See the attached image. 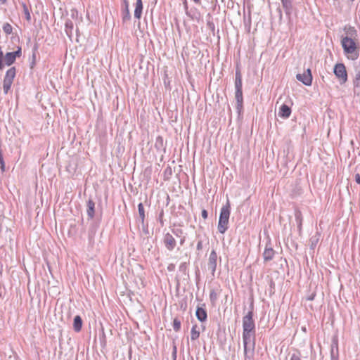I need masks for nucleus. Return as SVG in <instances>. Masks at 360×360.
<instances>
[{
  "mask_svg": "<svg viewBox=\"0 0 360 360\" xmlns=\"http://www.w3.org/2000/svg\"><path fill=\"white\" fill-rule=\"evenodd\" d=\"M290 360H300V358L297 354H293L290 357Z\"/></svg>",
  "mask_w": 360,
  "mask_h": 360,
  "instance_id": "7c9ffc66",
  "label": "nucleus"
},
{
  "mask_svg": "<svg viewBox=\"0 0 360 360\" xmlns=\"http://www.w3.org/2000/svg\"><path fill=\"white\" fill-rule=\"evenodd\" d=\"M2 4H5L6 2V0H0Z\"/></svg>",
  "mask_w": 360,
  "mask_h": 360,
  "instance_id": "f704fd0d",
  "label": "nucleus"
},
{
  "mask_svg": "<svg viewBox=\"0 0 360 360\" xmlns=\"http://www.w3.org/2000/svg\"><path fill=\"white\" fill-rule=\"evenodd\" d=\"M346 36L342 37L341 45L345 53L354 56V58L358 56V45L355 41L357 37V31L354 27L345 26L344 28Z\"/></svg>",
  "mask_w": 360,
  "mask_h": 360,
  "instance_id": "f03ea898",
  "label": "nucleus"
},
{
  "mask_svg": "<svg viewBox=\"0 0 360 360\" xmlns=\"http://www.w3.org/2000/svg\"><path fill=\"white\" fill-rule=\"evenodd\" d=\"M173 328L175 331H179L181 328V321L178 319H174L173 321Z\"/></svg>",
  "mask_w": 360,
  "mask_h": 360,
  "instance_id": "b1692460",
  "label": "nucleus"
},
{
  "mask_svg": "<svg viewBox=\"0 0 360 360\" xmlns=\"http://www.w3.org/2000/svg\"><path fill=\"white\" fill-rule=\"evenodd\" d=\"M202 214V217L204 219H207V215H208V214H207V210H202V214Z\"/></svg>",
  "mask_w": 360,
  "mask_h": 360,
  "instance_id": "c85d7f7f",
  "label": "nucleus"
},
{
  "mask_svg": "<svg viewBox=\"0 0 360 360\" xmlns=\"http://www.w3.org/2000/svg\"><path fill=\"white\" fill-rule=\"evenodd\" d=\"M0 167L2 172L5 171V163L2 156L1 150H0Z\"/></svg>",
  "mask_w": 360,
  "mask_h": 360,
  "instance_id": "a878e982",
  "label": "nucleus"
},
{
  "mask_svg": "<svg viewBox=\"0 0 360 360\" xmlns=\"http://www.w3.org/2000/svg\"><path fill=\"white\" fill-rule=\"evenodd\" d=\"M15 58L16 59L17 57H20L21 56V54H22V51H21V47H18V49L14 51V52H12Z\"/></svg>",
  "mask_w": 360,
  "mask_h": 360,
  "instance_id": "cd10ccee",
  "label": "nucleus"
},
{
  "mask_svg": "<svg viewBox=\"0 0 360 360\" xmlns=\"http://www.w3.org/2000/svg\"><path fill=\"white\" fill-rule=\"evenodd\" d=\"M314 295H311L309 297V300H312L314 299Z\"/></svg>",
  "mask_w": 360,
  "mask_h": 360,
  "instance_id": "72a5a7b5",
  "label": "nucleus"
},
{
  "mask_svg": "<svg viewBox=\"0 0 360 360\" xmlns=\"http://www.w3.org/2000/svg\"><path fill=\"white\" fill-rule=\"evenodd\" d=\"M3 30L6 34H11L12 33L13 28L9 23L6 22L3 25Z\"/></svg>",
  "mask_w": 360,
  "mask_h": 360,
  "instance_id": "5701e85b",
  "label": "nucleus"
},
{
  "mask_svg": "<svg viewBox=\"0 0 360 360\" xmlns=\"http://www.w3.org/2000/svg\"><path fill=\"white\" fill-rule=\"evenodd\" d=\"M124 2H125V4H126V9H125V12H124V13L123 15L122 20H123L124 22H126V21L130 20L131 15H130L129 10V8H128V3H127V1H125Z\"/></svg>",
  "mask_w": 360,
  "mask_h": 360,
  "instance_id": "4be33fe9",
  "label": "nucleus"
},
{
  "mask_svg": "<svg viewBox=\"0 0 360 360\" xmlns=\"http://www.w3.org/2000/svg\"><path fill=\"white\" fill-rule=\"evenodd\" d=\"M230 217V204L227 201L226 204L224 205L220 212L219 219L218 223V231L221 233H224L228 229L229 219Z\"/></svg>",
  "mask_w": 360,
  "mask_h": 360,
  "instance_id": "7ed1b4c3",
  "label": "nucleus"
},
{
  "mask_svg": "<svg viewBox=\"0 0 360 360\" xmlns=\"http://www.w3.org/2000/svg\"><path fill=\"white\" fill-rule=\"evenodd\" d=\"M138 211H139V217H140L141 223H143L144 219H145V212H144L143 205L141 202H140L138 205Z\"/></svg>",
  "mask_w": 360,
  "mask_h": 360,
  "instance_id": "aec40b11",
  "label": "nucleus"
},
{
  "mask_svg": "<svg viewBox=\"0 0 360 360\" xmlns=\"http://www.w3.org/2000/svg\"><path fill=\"white\" fill-rule=\"evenodd\" d=\"M355 181L357 184H360V174H356L355 175Z\"/></svg>",
  "mask_w": 360,
  "mask_h": 360,
  "instance_id": "2f4dec72",
  "label": "nucleus"
},
{
  "mask_svg": "<svg viewBox=\"0 0 360 360\" xmlns=\"http://www.w3.org/2000/svg\"><path fill=\"white\" fill-rule=\"evenodd\" d=\"M86 206H87V209H86L87 215L90 219H93L94 217V214H95V203H94V202L91 199H89L87 201Z\"/></svg>",
  "mask_w": 360,
  "mask_h": 360,
  "instance_id": "9b49d317",
  "label": "nucleus"
},
{
  "mask_svg": "<svg viewBox=\"0 0 360 360\" xmlns=\"http://www.w3.org/2000/svg\"><path fill=\"white\" fill-rule=\"evenodd\" d=\"M3 59H4L5 64L8 66L12 65L15 60L12 52L7 53Z\"/></svg>",
  "mask_w": 360,
  "mask_h": 360,
  "instance_id": "a211bd4d",
  "label": "nucleus"
},
{
  "mask_svg": "<svg viewBox=\"0 0 360 360\" xmlns=\"http://www.w3.org/2000/svg\"><path fill=\"white\" fill-rule=\"evenodd\" d=\"M235 98L236 100V108L238 112H240L242 110L243 102L242 90H236Z\"/></svg>",
  "mask_w": 360,
  "mask_h": 360,
  "instance_id": "9d476101",
  "label": "nucleus"
},
{
  "mask_svg": "<svg viewBox=\"0 0 360 360\" xmlns=\"http://www.w3.org/2000/svg\"><path fill=\"white\" fill-rule=\"evenodd\" d=\"M296 78L306 86H310L312 82V76L310 69H307L302 74H297Z\"/></svg>",
  "mask_w": 360,
  "mask_h": 360,
  "instance_id": "423d86ee",
  "label": "nucleus"
},
{
  "mask_svg": "<svg viewBox=\"0 0 360 360\" xmlns=\"http://www.w3.org/2000/svg\"><path fill=\"white\" fill-rule=\"evenodd\" d=\"M252 311H249L243 319V342L245 360H252L255 347V325Z\"/></svg>",
  "mask_w": 360,
  "mask_h": 360,
  "instance_id": "f257e3e1",
  "label": "nucleus"
},
{
  "mask_svg": "<svg viewBox=\"0 0 360 360\" xmlns=\"http://www.w3.org/2000/svg\"><path fill=\"white\" fill-rule=\"evenodd\" d=\"M23 11H24V13L25 15L26 19L27 20H30L31 18L30 13L29 10L25 4H23Z\"/></svg>",
  "mask_w": 360,
  "mask_h": 360,
  "instance_id": "393cba45",
  "label": "nucleus"
},
{
  "mask_svg": "<svg viewBox=\"0 0 360 360\" xmlns=\"http://www.w3.org/2000/svg\"><path fill=\"white\" fill-rule=\"evenodd\" d=\"M197 326L194 325L191 330V340H197L200 336V332L197 330Z\"/></svg>",
  "mask_w": 360,
  "mask_h": 360,
  "instance_id": "6ab92c4d",
  "label": "nucleus"
},
{
  "mask_svg": "<svg viewBox=\"0 0 360 360\" xmlns=\"http://www.w3.org/2000/svg\"><path fill=\"white\" fill-rule=\"evenodd\" d=\"M333 72L338 79L340 84H344L347 81V72L343 63H337L333 68Z\"/></svg>",
  "mask_w": 360,
  "mask_h": 360,
  "instance_id": "20e7f679",
  "label": "nucleus"
},
{
  "mask_svg": "<svg viewBox=\"0 0 360 360\" xmlns=\"http://www.w3.org/2000/svg\"><path fill=\"white\" fill-rule=\"evenodd\" d=\"M354 89L360 88V68L356 67L354 71V77L353 79Z\"/></svg>",
  "mask_w": 360,
  "mask_h": 360,
  "instance_id": "f8f14e48",
  "label": "nucleus"
},
{
  "mask_svg": "<svg viewBox=\"0 0 360 360\" xmlns=\"http://www.w3.org/2000/svg\"><path fill=\"white\" fill-rule=\"evenodd\" d=\"M164 243L169 250H172L176 246V240L170 233H167L164 237Z\"/></svg>",
  "mask_w": 360,
  "mask_h": 360,
  "instance_id": "6e6552de",
  "label": "nucleus"
},
{
  "mask_svg": "<svg viewBox=\"0 0 360 360\" xmlns=\"http://www.w3.org/2000/svg\"><path fill=\"white\" fill-rule=\"evenodd\" d=\"M195 315L197 319L201 322L205 321L207 317L205 309L202 307L197 308Z\"/></svg>",
  "mask_w": 360,
  "mask_h": 360,
  "instance_id": "ddd939ff",
  "label": "nucleus"
},
{
  "mask_svg": "<svg viewBox=\"0 0 360 360\" xmlns=\"http://www.w3.org/2000/svg\"><path fill=\"white\" fill-rule=\"evenodd\" d=\"M274 256V250L271 248L266 247L263 257L265 262L271 261Z\"/></svg>",
  "mask_w": 360,
  "mask_h": 360,
  "instance_id": "2eb2a0df",
  "label": "nucleus"
},
{
  "mask_svg": "<svg viewBox=\"0 0 360 360\" xmlns=\"http://www.w3.org/2000/svg\"><path fill=\"white\" fill-rule=\"evenodd\" d=\"M195 3H200V0H193Z\"/></svg>",
  "mask_w": 360,
  "mask_h": 360,
  "instance_id": "c9c22d12",
  "label": "nucleus"
},
{
  "mask_svg": "<svg viewBox=\"0 0 360 360\" xmlns=\"http://www.w3.org/2000/svg\"><path fill=\"white\" fill-rule=\"evenodd\" d=\"M217 255L215 250H212L209 256L207 267L212 275L214 274L217 268Z\"/></svg>",
  "mask_w": 360,
  "mask_h": 360,
  "instance_id": "0eeeda50",
  "label": "nucleus"
},
{
  "mask_svg": "<svg viewBox=\"0 0 360 360\" xmlns=\"http://www.w3.org/2000/svg\"><path fill=\"white\" fill-rule=\"evenodd\" d=\"M295 217H296V220H297V221L298 223V229L300 230H301V228H302V218H301L300 213L296 214Z\"/></svg>",
  "mask_w": 360,
  "mask_h": 360,
  "instance_id": "bb28decb",
  "label": "nucleus"
},
{
  "mask_svg": "<svg viewBox=\"0 0 360 360\" xmlns=\"http://www.w3.org/2000/svg\"><path fill=\"white\" fill-rule=\"evenodd\" d=\"M70 26V24H68V22H66V27Z\"/></svg>",
  "mask_w": 360,
  "mask_h": 360,
  "instance_id": "e433bc0d",
  "label": "nucleus"
},
{
  "mask_svg": "<svg viewBox=\"0 0 360 360\" xmlns=\"http://www.w3.org/2000/svg\"><path fill=\"white\" fill-rule=\"evenodd\" d=\"M37 45H35V46H34V50H33V53H32V60H33V61H34L35 58H36L35 51H37ZM34 63V62H32V63Z\"/></svg>",
  "mask_w": 360,
  "mask_h": 360,
  "instance_id": "c756f323",
  "label": "nucleus"
},
{
  "mask_svg": "<svg viewBox=\"0 0 360 360\" xmlns=\"http://www.w3.org/2000/svg\"><path fill=\"white\" fill-rule=\"evenodd\" d=\"M15 74L16 70L15 67H12L6 71L3 84L4 91L5 94H7L10 89L15 77Z\"/></svg>",
  "mask_w": 360,
  "mask_h": 360,
  "instance_id": "39448f33",
  "label": "nucleus"
},
{
  "mask_svg": "<svg viewBox=\"0 0 360 360\" xmlns=\"http://www.w3.org/2000/svg\"><path fill=\"white\" fill-rule=\"evenodd\" d=\"M291 114V108L286 104H282L279 108L278 115L280 117L287 119Z\"/></svg>",
  "mask_w": 360,
  "mask_h": 360,
  "instance_id": "1a4fd4ad",
  "label": "nucleus"
},
{
  "mask_svg": "<svg viewBox=\"0 0 360 360\" xmlns=\"http://www.w3.org/2000/svg\"><path fill=\"white\" fill-rule=\"evenodd\" d=\"M143 10V4L141 0H136V6L134 10V17L140 19Z\"/></svg>",
  "mask_w": 360,
  "mask_h": 360,
  "instance_id": "4468645a",
  "label": "nucleus"
},
{
  "mask_svg": "<svg viewBox=\"0 0 360 360\" xmlns=\"http://www.w3.org/2000/svg\"><path fill=\"white\" fill-rule=\"evenodd\" d=\"M218 298V293L214 290H212L210 293V300L212 305H214Z\"/></svg>",
  "mask_w": 360,
  "mask_h": 360,
  "instance_id": "412c9836",
  "label": "nucleus"
},
{
  "mask_svg": "<svg viewBox=\"0 0 360 360\" xmlns=\"http://www.w3.org/2000/svg\"><path fill=\"white\" fill-rule=\"evenodd\" d=\"M70 26V24H68V22H66V27Z\"/></svg>",
  "mask_w": 360,
  "mask_h": 360,
  "instance_id": "4c0bfd02",
  "label": "nucleus"
},
{
  "mask_svg": "<svg viewBox=\"0 0 360 360\" xmlns=\"http://www.w3.org/2000/svg\"><path fill=\"white\" fill-rule=\"evenodd\" d=\"M82 327V320L79 316L74 318L73 328L76 332H79Z\"/></svg>",
  "mask_w": 360,
  "mask_h": 360,
  "instance_id": "f3484780",
  "label": "nucleus"
},
{
  "mask_svg": "<svg viewBox=\"0 0 360 360\" xmlns=\"http://www.w3.org/2000/svg\"><path fill=\"white\" fill-rule=\"evenodd\" d=\"M235 89L236 90H242V76L239 70L236 72Z\"/></svg>",
  "mask_w": 360,
  "mask_h": 360,
  "instance_id": "dca6fc26",
  "label": "nucleus"
},
{
  "mask_svg": "<svg viewBox=\"0 0 360 360\" xmlns=\"http://www.w3.org/2000/svg\"><path fill=\"white\" fill-rule=\"evenodd\" d=\"M202 248V241H198L197 244V250H200Z\"/></svg>",
  "mask_w": 360,
  "mask_h": 360,
  "instance_id": "473e14b6",
  "label": "nucleus"
}]
</instances>
